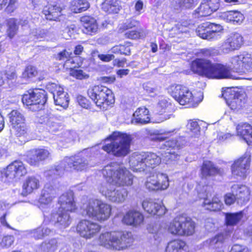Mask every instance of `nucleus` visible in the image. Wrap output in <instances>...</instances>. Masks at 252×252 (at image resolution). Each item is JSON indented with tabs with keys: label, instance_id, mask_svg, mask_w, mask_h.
Returning a JSON list of instances; mask_svg holds the SVG:
<instances>
[{
	"label": "nucleus",
	"instance_id": "473e14b6",
	"mask_svg": "<svg viewBox=\"0 0 252 252\" xmlns=\"http://www.w3.org/2000/svg\"><path fill=\"white\" fill-rule=\"evenodd\" d=\"M188 248L186 241L180 238H175L167 243L165 252H188Z\"/></svg>",
	"mask_w": 252,
	"mask_h": 252
},
{
	"label": "nucleus",
	"instance_id": "f3484780",
	"mask_svg": "<svg viewBox=\"0 0 252 252\" xmlns=\"http://www.w3.org/2000/svg\"><path fill=\"white\" fill-rule=\"evenodd\" d=\"M28 173L25 164L20 160H15L4 169L2 175L8 180L20 179Z\"/></svg>",
	"mask_w": 252,
	"mask_h": 252
},
{
	"label": "nucleus",
	"instance_id": "9d476101",
	"mask_svg": "<svg viewBox=\"0 0 252 252\" xmlns=\"http://www.w3.org/2000/svg\"><path fill=\"white\" fill-rule=\"evenodd\" d=\"M48 100V94L45 90L39 89H30L22 97L24 105L35 111L39 110L45 105Z\"/></svg>",
	"mask_w": 252,
	"mask_h": 252
},
{
	"label": "nucleus",
	"instance_id": "5fc2aeb1",
	"mask_svg": "<svg viewBox=\"0 0 252 252\" xmlns=\"http://www.w3.org/2000/svg\"><path fill=\"white\" fill-rule=\"evenodd\" d=\"M73 65L72 67L69 68L70 76L79 80L86 79L89 77V75L86 74L82 69L75 68L76 67H79V65L76 66L75 64Z\"/></svg>",
	"mask_w": 252,
	"mask_h": 252
},
{
	"label": "nucleus",
	"instance_id": "cd10ccee",
	"mask_svg": "<svg viewBox=\"0 0 252 252\" xmlns=\"http://www.w3.org/2000/svg\"><path fill=\"white\" fill-rule=\"evenodd\" d=\"M220 5L218 0H207L200 4L195 12L200 17L208 16L217 11Z\"/></svg>",
	"mask_w": 252,
	"mask_h": 252
},
{
	"label": "nucleus",
	"instance_id": "412c9836",
	"mask_svg": "<svg viewBox=\"0 0 252 252\" xmlns=\"http://www.w3.org/2000/svg\"><path fill=\"white\" fill-rule=\"evenodd\" d=\"M50 156L45 148H34L29 150L26 155V161L31 166H38L41 162L48 159Z\"/></svg>",
	"mask_w": 252,
	"mask_h": 252
},
{
	"label": "nucleus",
	"instance_id": "e433bc0d",
	"mask_svg": "<svg viewBox=\"0 0 252 252\" xmlns=\"http://www.w3.org/2000/svg\"><path fill=\"white\" fill-rule=\"evenodd\" d=\"M88 161L86 158L82 156H77L73 159L67 163L65 169L68 171L73 170L82 171L87 167Z\"/></svg>",
	"mask_w": 252,
	"mask_h": 252
},
{
	"label": "nucleus",
	"instance_id": "338daca9",
	"mask_svg": "<svg viewBox=\"0 0 252 252\" xmlns=\"http://www.w3.org/2000/svg\"><path fill=\"white\" fill-rule=\"evenodd\" d=\"M83 51L84 47L81 44H78L74 47L73 53L77 57V56L81 55Z\"/></svg>",
	"mask_w": 252,
	"mask_h": 252
},
{
	"label": "nucleus",
	"instance_id": "052dcab7",
	"mask_svg": "<svg viewBox=\"0 0 252 252\" xmlns=\"http://www.w3.org/2000/svg\"><path fill=\"white\" fill-rule=\"evenodd\" d=\"M98 80L103 84L110 85L115 82L116 80V76L114 75L110 76H104L100 77Z\"/></svg>",
	"mask_w": 252,
	"mask_h": 252
},
{
	"label": "nucleus",
	"instance_id": "393cba45",
	"mask_svg": "<svg viewBox=\"0 0 252 252\" xmlns=\"http://www.w3.org/2000/svg\"><path fill=\"white\" fill-rule=\"evenodd\" d=\"M202 206L209 212H219L223 208V205L220 198L217 194H207L203 198Z\"/></svg>",
	"mask_w": 252,
	"mask_h": 252
},
{
	"label": "nucleus",
	"instance_id": "6e6d98bb",
	"mask_svg": "<svg viewBox=\"0 0 252 252\" xmlns=\"http://www.w3.org/2000/svg\"><path fill=\"white\" fill-rule=\"evenodd\" d=\"M5 80L7 83H13L16 81L18 75L16 71H5Z\"/></svg>",
	"mask_w": 252,
	"mask_h": 252
},
{
	"label": "nucleus",
	"instance_id": "774afa93",
	"mask_svg": "<svg viewBox=\"0 0 252 252\" xmlns=\"http://www.w3.org/2000/svg\"><path fill=\"white\" fill-rule=\"evenodd\" d=\"M126 62V58H123L121 60L116 59L114 61V65L118 67H123Z\"/></svg>",
	"mask_w": 252,
	"mask_h": 252
},
{
	"label": "nucleus",
	"instance_id": "4be33fe9",
	"mask_svg": "<svg viewBox=\"0 0 252 252\" xmlns=\"http://www.w3.org/2000/svg\"><path fill=\"white\" fill-rule=\"evenodd\" d=\"M244 39L243 36L238 33L228 35L220 46V49L223 53H228L238 50L243 45Z\"/></svg>",
	"mask_w": 252,
	"mask_h": 252
},
{
	"label": "nucleus",
	"instance_id": "2eb2a0df",
	"mask_svg": "<svg viewBox=\"0 0 252 252\" xmlns=\"http://www.w3.org/2000/svg\"><path fill=\"white\" fill-rule=\"evenodd\" d=\"M140 23L132 18H129L120 27L118 30L119 33L124 32L126 38L132 40L140 39L143 36V29L140 27Z\"/></svg>",
	"mask_w": 252,
	"mask_h": 252
},
{
	"label": "nucleus",
	"instance_id": "79ce46f5",
	"mask_svg": "<svg viewBox=\"0 0 252 252\" xmlns=\"http://www.w3.org/2000/svg\"><path fill=\"white\" fill-rule=\"evenodd\" d=\"M132 44L129 41H125L123 44H120L114 46L111 48L113 54L129 56L131 54L130 47Z\"/></svg>",
	"mask_w": 252,
	"mask_h": 252
},
{
	"label": "nucleus",
	"instance_id": "f03ea898",
	"mask_svg": "<svg viewBox=\"0 0 252 252\" xmlns=\"http://www.w3.org/2000/svg\"><path fill=\"white\" fill-rule=\"evenodd\" d=\"M111 142L104 144L101 149L108 155L116 157H124L130 152L132 136L126 132L113 131L107 137Z\"/></svg>",
	"mask_w": 252,
	"mask_h": 252
},
{
	"label": "nucleus",
	"instance_id": "69168bd1",
	"mask_svg": "<svg viewBox=\"0 0 252 252\" xmlns=\"http://www.w3.org/2000/svg\"><path fill=\"white\" fill-rule=\"evenodd\" d=\"M189 24L183 22L178 25V29L179 31V32L181 33H187L189 32V30L190 29L189 27Z\"/></svg>",
	"mask_w": 252,
	"mask_h": 252
},
{
	"label": "nucleus",
	"instance_id": "603ef678",
	"mask_svg": "<svg viewBox=\"0 0 252 252\" xmlns=\"http://www.w3.org/2000/svg\"><path fill=\"white\" fill-rule=\"evenodd\" d=\"M227 20L233 23H241L244 19L243 15L238 11H229L226 15Z\"/></svg>",
	"mask_w": 252,
	"mask_h": 252
},
{
	"label": "nucleus",
	"instance_id": "20e7f679",
	"mask_svg": "<svg viewBox=\"0 0 252 252\" xmlns=\"http://www.w3.org/2000/svg\"><path fill=\"white\" fill-rule=\"evenodd\" d=\"M167 91L180 105L188 108L197 107L203 99L201 93L193 94L187 87L181 84H172L168 87Z\"/></svg>",
	"mask_w": 252,
	"mask_h": 252
},
{
	"label": "nucleus",
	"instance_id": "c9c22d12",
	"mask_svg": "<svg viewBox=\"0 0 252 252\" xmlns=\"http://www.w3.org/2000/svg\"><path fill=\"white\" fill-rule=\"evenodd\" d=\"M172 104L166 99H161L158 102L155 110V114L162 116V120H166L168 118L169 114L172 111Z\"/></svg>",
	"mask_w": 252,
	"mask_h": 252
},
{
	"label": "nucleus",
	"instance_id": "ddd939ff",
	"mask_svg": "<svg viewBox=\"0 0 252 252\" xmlns=\"http://www.w3.org/2000/svg\"><path fill=\"white\" fill-rule=\"evenodd\" d=\"M123 238H125V235L119 232H106L99 235L98 241L100 245L106 248L120 250L124 248Z\"/></svg>",
	"mask_w": 252,
	"mask_h": 252
},
{
	"label": "nucleus",
	"instance_id": "7c9ffc66",
	"mask_svg": "<svg viewBox=\"0 0 252 252\" xmlns=\"http://www.w3.org/2000/svg\"><path fill=\"white\" fill-rule=\"evenodd\" d=\"M40 187V182L35 176L28 177L23 182L21 195L27 196L32 193Z\"/></svg>",
	"mask_w": 252,
	"mask_h": 252
},
{
	"label": "nucleus",
	"instance_id": "4c0bfd02",
	"mask_svg": "<svg viewBox=\"0 0 252 252\" xmlns=\"http://www.w3.org/2000/svg\"><path fill=\"white\" fill-rule=\"evenodd\" d=\"M9 119L12 128L28 123L24 114L18 110H12L9 114Z\"/></svg>",
	"mask_w": 252,
	"mask_h": 252
},
{
	"label": "nucleus",
	"instance_id": "aec40b11",
	"mask_svg": "<svg viewBox=\"0 0 252 252\" xmlns=\"http://www.w3.org/2000/svg\"><path fill=\"white\" fill-rule=\"evenodd\" d=\"M250 158L243 155L235 159L231 166L232 174L243 178H246L250 169Z\"/></svg>",
	"mask_w": 252,
	"mask_h": 252
},
{
	"label": "nucleus",
	"instance_id": "c756f323",
	"mask_svg": "<svg viewBox=\"0 0 252 252\" xmlns=\"http://www.w3.org/2000/svg\"><path fill=\"white\" fill-rule=\"evenodd\" d=\"M237 135L242 138L249 146H252V126L247 122L238 124L236 128Z\"/></svg>",
	"mask_w": 252,
	"mask_h": 252
},
{
	"label": "nucleus",
	"instance_id": "9b49d317",
	"mask_svg": "<svg viewBox=\"0 0 252 252\" xmlns=\"http://www.w3.org/2000/svg\"><path fill=\"white\" fill-rule=\"evenodd\" d=\"M222 95L227 106L234 111L242 109L247 101L245 94L233 87L226 88Z\"/></svg>",
	"mask_w": 252,
	"mask_h": 252
},
{
	"label": "nucleus",
	"instance_id": "f704fd0d",
	"mask_svg": "<svg viewBox=\"0 0 252 252\" xmlns=\"http://www.w3.org/2000/svg\"><path fill=\"white\" fill-rule=\"evenodd\" d=\"M106 195L111 202L121 203L126 200L128 195V191L124 188L112 190H108Z\"/></svg>",
	"mask_w": 252,
	"mask_h": 252
},
{
	"label": "nucleus",
	"instance_id": "a18cd8bd",
	"mask_svg": "<svg viewBox=\"0 0 252 252\" xmlns=\"http://www.w3.org/2000/svg\"><path fill=\"white\" fill-rule=\"evenodd\" d=\"M39 73L36 66L29 64L25 67L21 77L26 80H31L38 77Z\"/></svg>",
	"mask_w": 252,
	"mask_h": 252
},
{
	"label": "nucleus",
	"instance_id": "f257e3e1",
	"mask_svg": "<svg viewBox=\"0 0 252 252\" xmlns=\"http://www.w3.org/2000/svg\"><path fill=\"white\" fill-rule=\"evenodd\" d=\"M190 69L193 72L209 79H223L232 76L230 66L221 63H213L208 59H195L191 62Z\"/></svg>",
	"mask_w": 252,
	"mask_h": 252
},
{
	"label": "nucleus",
	"instance_id": "13d9d810",
	"mask_svg": "<svg viewBox=\"0 0 252 252\" xmlns=\"http://www.w3.org/2000/svg\"><path fill=\"white\" fill-rule=\"evenodd\" d=\"M77 99L79 104L82 107L86 109L91 108L92 106L91 102L86 97L80 95L77 96Z\"/></svg>",
	"mask_w": 252,
	"mask_h": 252
},
{
	"label": "nucleus",
	"instance_id": "58836bf2",
	"mask_svg": "<svg viewBox=\"0 0 252 252\" xmlns=\"http://www.w3.org/2000/svg\"><path fill=\"white\" fill-rule=\"evenodd\" d=\"M133 116L135 122L140 124H147L151 120L149 111L145 107L138 108L134 112Z\"/></svg>",
	"mask_w": 252,
	"mask_h": 252
},
{
	"label": "nucleus",
	"instance_id": "2f4dec72",
	"mask_svg": "<svg viewBox=\"0 0 252 252\" xmlns=\"http://www.w3.org/2000/svg\"><path fill=\"white\" fill-rule=\"evenodd\" d=\"M54 102L56 105L63 108L68 106L69 103V97L67 93L64 91L63 88L60 86L56 85L52 92Z\"/></svg>",
	"mask_w": 252,
	"mask_h": 252
},
{
	"label": "nucleus",
	"instance_id": "6e6552de",
	"mask_svg": "<svg viewBox=\"0 0 252 252\" xmlns=\"http://www.w3.org/2000/svg\"><path fill=\"white\" fill-rule=\"evenodd\" d=\"M161 158L153 152H142L135 154L130 159L132 167L139 171H150L161 163Z\"/></svg>",
	"mask_w": 252,
	"mask_h": 252
},
{
	"label": "nucleus",
	"instance_id": "423d86ee",
	"mask_svg": "<svg viewBox=\"0 0 252 252\" xmlns=\"http://www.w3.org/2000/svg\"><path fill=\"white\" fill-rule=\"evenodd\" d=\"M195 227L196 223L190 217L180 214L169 223L167 230L169 233L174 236L188 237L195 233Z\"/></svg>",
	"mask_w": 252,
	"mask_h": 252
},
{
	"label": "nucleus",
	"instance_id": "e2e57ef3",
	"mask_svg": "<svg viewBox=\"0 0 252 252\" xmlns=\"http://www.w3.org/2000/svg\"><path fill=\"white\" fill-rule=\"evenodd\" d=\"M164 145L168 148L175 149L179 148L180 145L175 138H170L165 141Z\"/></svg>",
	"mask_w": 252,
	"mask_h": 252
},
{
	"label": "nucleus",
	"instance_id": "1a4fd4ad",
	"mask_svg": "<svg viewBox=\"0 0 252 252\" xmlns=\"http://www.w3.org/2000/svg\"><path fill=\"white\" fill-rule=\"evenodd\" d=\"M102 173L106 181L119 186H130L133 184V176L126 168L115 170L106 166Z\"/></svg>",
	"mask_w": 252,
	"mask_h": 252
},
{
	"label": "nucleus",
	"instance_id": "a211bd4d",
	"mask_svg": "<svg viewBox=\"0 0 252 252\" xmlns=\"http://www.w3.org/2000/svg\"><path fill=\"white\" fill-rule=\"evenodd\" d=\"M233 68L239 73L252 71V53L242 54L234 56L231 61Z\"/></svg>",
	"mask_w": 252,
	"mask_h": 252
},
{
	"label": "nucleus",
	"instance_id": "09e8293b",
	"mask_svg": "<svg viewBox=\"0 0 252 252\" xmlns=\"http://www.w3.org/2000/svg\"><path fill=\"white\" fill-rule=\"evenodd\" d=\"M55 193L52 189L44 190L41 194L39 201L41 204L48 205L52 203L53 199L55 198Z\"/></svg>",
	"mask_w": 252,
	"mask_h": 252
},
{
	"label": "nucleus",
	"instance_id": "bb28decb",
	"mask_svg": "<svg viewBox=\"0 0 252 252\" xmlns=\"http://www.w3.org/2000/svg\"><path fill=\"white\" fill-rule=\"evenodd\" d=\"M221 174L220 169L209 160H204L200 167V175L202 179L215 177Z\"/></svg>",
	"mask_w": 252,
	"mask_h": 252
},
{
	"label": "nucleus",
	"instance_id": "ea45409f",
	"mask_svg": "<svg viewBox=\"0 0 252 252\" xmlns=\"http://www.w3.org/2000/svg\"><path fill=\"white\" fill-rule=\"evenodd\" d=\"M90 7V3L87 0H72L69 5V9L73 13L85 12Z\"/></svg>",
	"mask_w": 252,
	"mask_h": 252
},
{
	"label": "nucleus",
	"instance_id": "0e129e2a",
	"mask_svg": "<svg viewBox=\"0 0 252 252\" xmlns=\"http://www.w3.org/2000/svg\"><path fill=\"white\" fill-rule=\"evenodd\" d=\"M97 57L100 60L104 62H109L113 60L115 58L113 54H98Z\"/></svg>",
	"mask_w": 252,
	"mask_h": 252
},
{
	"label": "nucleus",
	"instance_id": "39448f33",
	"mask_svg": "<svg viewBox=\"0 0 252 252\" xmlns=\"http://www.w3.org/2000/svg\"><path fill=\"white\" fill-rule=\"evenodd\" d=\"M87 94L95 105L103 110L112 107L115 102V97L112 90L101 84L90 86L87 91Z\"/></svg>",
	"mask_w": 252,
	"mask_h": 252
},
{
	"label": "nucleus",
	"instance_id": "5701e85b",
	"mask_svg": "<svg viewBox=\"0 0 252 252\" xmlns=\"http://www.w3.org/2000/svg\"><path fill=\"white\" fill-rule=\"evenodd\" d=\"M63 9L64 7L58 3H48L43 6L42 14L48 21L59 22L64 15L63 13Z\"/></svg>",
	"mask_w": 252,
	"mask_h": 252
},
{
	"label": "nucleus",
	"instance_id": "de8ad7c7",
	"mask_svg": "<svg viewBox=\"0 0 252 252\" xmlns=\"http://www.w3.org/2000/svg\"><path fill=\"white\" fill-rule=\"evenodd\" d=\"M231 188L237 191L236 196L238 199L244 201L248 198L250 192L248 189L245 186L234 185L232 186Z\"/></svg>",
	"mask_w": 252,
	"mask_h": 252
},
{
	"label": "nucleus",
	"instance_id": "dca6fc26",
	"mask_svg": "<svg viewBox=\"0 0 252 252\" xmlns=\"http://www.w3.org/2000/svg\"><path fill=\"white\" fill-rule=\"evenodd\" d=\"M222 30L220 24L205 22L199 24L196 29L197 35L201 38L208 40H214L216 34Z\"/></svg>",
	"mask_w": 252,
	"mask_h": 252
},
{
	"label": "nucleus",
	"instance_id": "bf43d9fd",
	"mask_svg": "<svg viewBox=\"0 0 252 252\" xmlns=\"http://www.w3.org/2000/svg\"><path fill=\"white\" fill-rule=\"evenodd\" d=\"M237 199L236 195L232 193H227L224 195V201L226 205L230 206L234 204Z\"/></svg>",
	"mask_w": 252,
	"mask_h": 252
},
{
	"label": "nucleus",
	"instance_id": "6ab92c4d",
	"mask_svg": "<svg viewBox=\"0 0 252 252\" xmlns=\"http://www.w3.org/2000/svg\"><path fill=\"white\" fill-rule=\"evenodd\" d=\"M82 32L87 35L93 36L97 33L99 30L96 19L93 16L85 14L79 20Z\"/></svg>",
	"mask_w": 252,
	"mask_h": 252
},
{
	"label": "nucleus",
	"instance_id": "4468645a",
	"mask_svg": "<svg viewBox=\"0 0 252 252\" xmlns=\"http://www.w3.org/2000/svg\"><path fill=\"white\" fill-rule=\"evenodd\" d=\"M145 186L150 191L164 190L169 186L168 176L160 172L151 174L147 178Z\"/></svg>",
	"mask_w": 252,
	"mask_h": 252
},
{
	"label": "nucleus",
	"instance_id": "37998d69",
	"mask_svg": "<svg viewBox=\"0 0 252 252\" xmlns=\"http://www.w3.org/2000/svg\"><path fill=\"white\" fill-rule=\"evenodd\" d=\"M58 61H64V65L69 63L71 65H74L76 63V57L73 55L71 52H68L66 49H63L59 52L56 57Z\"/></svg>",
	"mask_w": 252,
	"mask_h": 252
},
{
	"label": "nucleus",
	"instance_id": "7ed1b4c3",
	"mask_svg": "<svg viewBox=\"0 0 252 252\" xmlns=\"http://www.w3.org/2000/svg\"><path fill=\"white\" fill-rule=\"evenodd\" d=\"M58 203L60 207L57 211L51 213L50 220L55 224L66 227L71 221L69 213L75 212L77 207L73 196L68 194L62 195L59 199Z\"/></svg>",
	"mask_w": 252,
	"mask_h": 252
},
{
	"label": "nucleus",
	"instance_id": "f8f14e48",
	"mask_svg": "<svg viewBox=\"0 0 252 252\" xmlns=\"http://www.w3.org/2000/svg\"><path fill=\"white\" fill-rule=\"evenodd\" d=\"M76 232L80 237L89 240L96 236L100 232L101 226L88 219L81 220L76 225Z\"/></svg>",
	"mask_w": 252,
	"mask_h": 252
},
{
	"label": "nucleus",
	"instance_id": "49530a36",
	"mask_svg": "<svg viewBox=\"0 0 252 252\" xmlns=\"http://www.w3.org/2000/svg\"><path fill=\"white\" fill-rule=\"evenodd\" d=\"M243 213L240 211L236 213H227L225 214V224L227 226H234L242 219Z\"/></svg>",
	"mask_w": 252,
	"mask_h": 252
},
{
	"label": "nucleus",
	"instance_id": "3c124183",
	"mask_svg": "<svg viewBox=\"0 0 252 252\" xmlns=\"http://www.w3.org/2000/svg\"><path fill=\"white\" fill-rule=\"evenodd\" d=\"M41 252H55L58 248V243L55 239H51L48 242L42 243L40 246Z\"/></svg>",
	"mask_w": 252,
	"mask_h": 252
},
{
	"label": "nucleus",
	"instance_id": "c85d7f7f",
	"mask_svg": "<svg viewBox=\"0 0 252 252\" xmlns=\"http://www.w3.org/2000/svg\"><path fill=\"white\" fill-rule=\"evenodd\" d=\"M12 129L15 142L22 145L29 140L31 129L28 123L14 127Z\"/></svg>",
	"mask_w": 252,
	"mask_h": 252
},
{
	"label": "nucleus",
	"instance_id": "8fccbe9b",
	"mask_svg": "<svg viewBox=\"0 0 252 252\" xmlns=\"http://www.w3.org/2000/svg\"><path fill=\"white\" fill-rule=\"evenodd\" d=\"M219 52L218 50L213 47L201 49L197 53L198 56L204 59L213 58L219 55Z\"/></svg>",
	"mask_w": 252,
	"mask_h": 252
},
{
	"label": "nucleus",
	"instance_id": "a878e982",
	"mask_svg": "<svg viewBox=\"0 0 252 252\" xmlns=\"http://www.w3.org/2000/svg\"><path fill=\"white\" fill-rule=\"evenodd\" d=\"M143 215L136 210H129L124 215L122 221L128 226L133 227L140 226L144 222Z\"/></svg>",
	"mask_w": 252,
	"mask_h": 252
},
{
	"label": "nucleus",
	"instance_id": "72a5a7b5",
	"mask_svg": "<svg viewBox=\"0 0 252 252\" xmlns=\"http://www.w3.org/2000/svg\"><path fill=\"white\" fill-rule=\"evenodd\" d=\"M121 0H104L101 4V10L108 14H116L122 8Z\"/></svg>",
	"mask_w": 252,
	"mask_h": 252
},
{
	"label": "nucleus",
	"instance_id": "4d7b16f0",
	"mask_svg": "<svg viewBox=\"0 0 252 252\" xmlns=\"http://www.w3.org/2000/svg\"><path fill=\"white\" fill-rule=\"evenodd\" d=\"M14 237L11 235L4 236L0 242V245L2 248H9L14 243Z\"/></svg>",
	"mask_w": 252,
	"mask_h": 252
},
{
	"label": "nucleus",
	"instance_id": "864d4df0",
	"mask_svg": "<svg viewBox=\"0 0 252 252\" xmlns=\"http://www.w3.org/2000/svg\"><path fill=\"white\" fill-rule=\"evenodd\" d=\"M187 126L191 133L192 137H197L200 134V127L197 121L189 120L188 122Z\"/></svg>",
	"mask_w": 252,
	"mask_h": 252
},
{
	"label": "nucleus",
	"instance_id": "c03bdc74",
	"mask_svg": "<svg viewBox=\"0 0 252 252\" xmlns=\"http://www.w3.org/2000/svg\"><path fill=\"white\" fill-rule=\"evenodd\" d=\"M18 7V0H0V11L4 9L8 14L14 12Z\"/></svg>",
	"mask_w": 252,
	"mask_h": 252
},
{
	"label": "nucleus",
	"instance_id": "b1692460",
	"mask_svg": "<svg viewBox=\"0 0 252 252\" xmlns=\"http://www.w3.org/2000/svg\"><path fill=\"white\" fill-rule=\"evenodd\" d=\"M142 206L144 211L151 216H162L167 211L162 203L152 199L144 200Z\"/></svg>",
	"mask_w": 252,
	"mask_h": 252
},
{
	"label": "nucleus",
	"instance_id": "680f3d73",
	"mask_svg": "<svg viewBox=\"0 0 252 252\" xmlns=\"http://www.w3.org/2000/svg\"><path fill=\"white\" fill-rule=\"evenodd\" d=\"M229 252H251V251L245 246L235 244L232 247Z\"/></svg>",
	"mask_w": 252,
	"mask_h": 252
},
{
	"label": "nucleus",
	"instance_id": "0eeeda50",
	"mask_svg": "<svg viewBox=\"0 0 252 252\" xmlns=\"http://www.w3.org/2000/svg\"><path fill=\"white\" fill-rule=\"evenodd\" d=\"M112 209L111 205L99 199H92L84 204L83 213L99 222H104L111 216Z\"/></svg>",
	"mask_w": 252,
	"mask_h": 252
},
{
	"label": "nucleus",
	"instance_id": "a19ab883",
	"mask_svg": "<svg viewBox=\"0 0 252 252\" xmlns=\"http://www.w3.org/2000/svg\"><path fill=\"white\" fill-rule=\"evenodd\" d=\"M6 30L5 33L6 38L9 39L14 38L17 34L19 26L17 20L14 18H10L6 20Z\"/></svg>",
	"mask_w": 252,
	"mask_h": 252
}]
</instances>
